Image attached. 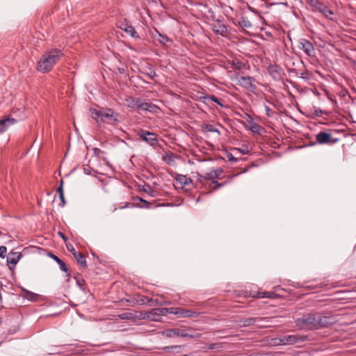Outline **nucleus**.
<instances>
[{"instance_id": "f257e3e1", "label": "nucleus", "mask_w": 356, "mask_h": 356, "mask_svg": "<svg viewBox=\"0 0 356 356\" xmlns=\"http://www.w3.org/2000/svg\"><path fill=\"white\" fill-rule=\"evenodd\" d=\"M296 326L300 330H313L327 327L332 323L330 317L318 312L309 313L295 320Z\"/></svg>"}, {"instance_id": "f03ea898", "label": "nucleus", "mask_w": 356, "mask_h": 356, "mask_svg": "<svg viewBox=\"0 0 356 356\" xmlns=\"http://www.w3.org/2000/svg\"><path fill=\"white\" fill-rule=\"evenodd\" d=\"M60 56L61 52L58 49H53L44 53L38 62V70L43 73L49 72Z\"/></svg>"}, {"instance_id": "7ed1b4c3", "label": "nucleus", "mask_w": 356, "mask_h": 356, "mask_svg": "<svg viewBox=\"0 0 356 356\" xmlns=\"http://www.w3.org/2000/svg\"><path fill=\"white\" fill-rule=\"evenodd\" d=\"M92 118L97 121V123L106 122L111 123L118 121L117 113H115L112 109L102 108L100 110L94 109L91 111Z\"/></svg>"}, {"instance_id": "20e7f679", "label": "nucleus", "mask_w": 356, "mask_h": 356, "mask_svg": "<svg viewBox=\"0 0 356 356\" xmlns=\"http://www.w3.org/2000/svg\"><path fill=\"white\" fill-rule=\"evenodd\" d=\"M236 79L237 80V83L247 90L251 92H254L256 91V80L254 77L249 76H241L237 74L236 75Z\"/></svg>"}, {"instance_id": "39448f33", "label": "nucleus", "mask_w": 356, "mask_h": 356, "mask_svg": "<svg viewBox=\"0 0 356 356\" xmlns=\"http://www.w3.org/2000/svg\"><path fill=\"white\" fill-rule=\"evenodd\" d=\"M298 47L309 57L315 56V49L313 44L307 39L301 38L298 42Z\"/></svg>"}, {"instance_id": "423d86ee", "label": "nucleus", "mask_w": 356, "mask_h": 356, "mask_svg": "<svg viewBox=\"0 0 356 356\" xmlns=\"http://www.w3.org/2000/svg\"><path fill=\"white\" fill-rule=\"evenodd\" d=\"M313 11H318L328 20L334 21V19L332 17L334 15V11L325 5L322 1L317 4V6L313 9Z\"/></svg>"}, {"instance_id": "0eeeda50", "label": "nucleus", "mask_w": 356, "mask_h": 356, "mask_svg": "<svg viewBox=\"0 0 356 356\" xmlns=\"http://www.w3.org/2000/svg\"><path fill=\"white\" fill-rule=\"evenodd\" d=\"M138 136L143 140L152 146L155 145L158 142L156 134L153 132L141 130L139 132Z\"/></svg>"}, {"instance_id": "6e6552de", "label": "nucleus", "mask_w": 356, "mask_h": 356, "mask_svg": "<svg viewBox=\"0 0 356 356\" xmlns=\"http://www.w3.org/2000/svg\"><path fill=\"white\" fill-rule=\"evenodd\" d=\"M227 68H231L234 70L242 71L248 68L246 62L243 61L238 58H233L227 61Z\"/></svg>"}, {"instance_id": "1a4fd4ad", "label": "nucleus", "mask_w": 356, "mask_h": 356, "mask_svg": "<svg viewBox=\"0 0 356 356\" xmlns=\"http://www.w3.org/2000/svg\"><path fill=\"white\" fill-rule=\"evenodd\" d=\"M172 314H175L180 318H192L197 317L199 315V313L194 312L193 310L184 309L181 307H173Z\"/></svg>"}, {"instance_id": "9d476101", "label": "nucleus", "mask_w": 356, "mask_h": 356, "mask_svg": "<svg viewBox=\"0 0 356 356\" xmlns=\"http://www.w3.org/2000/svg\"><path fill=\"white\" fill-rule=\"evenodd\" d=\"M222 169L220 168H218L216 170H212L210 172L205 173V175L204 176L198 175V176H199L198 180L201 181L202 179L204 178L207 180L212 181V183H217V181L216 179L220 178V175L222 174Z\"/></svg>"}, {"instance_id": "9b49d317", "label": "nucleus", "mask_w": 356, "mask_h": 356, "mask_svg": "<svg viewBox=\"0 0 356 356\" xmlns=\"http://www.w3.org/2000/svg\"><path fill=\"white\" fill-rule=\"evenodd\" d=\"M306 339V337L298 335V334H292V335H285L283 336L282 343L286 345H293L299 342H303Z\"/></svg>"}, {"instance_id": "f8f14e48", "label": "nucleus", "mask_w": 356, "mask_h": 356, "mask_svg": "<svg viewBox=\"0 0 356 356\" xmlns=\"http://www.w3.org/2000/svg\"><path fill=\"white\" fill-rule=\"evenodd\" d=\"M268 72L274 80L281 79L283 75L282 67L277 65H270L268 68Z\"/></svg>"}, {"instance_id": "ddd939ff", "label": "nucleus", "mask_w": 356, "mask_h": 356, "mask_svg": "<svg viewBox=\"0 0 356 356\" xmlns=\"http://www.w3.org/2000/svg\"><path fill=\"white\" fill-rule=\"evenodd\" d=\"M316 139L319 144L333 143L336 140H332V136L329 133L321 131L316 136Z\"/></svg>"}, {"instance_id": "4468645a", "label": "nucleus", "mask_w": 356, "mask_h": 356, "mask_svg": "<svg viewBox=\"0 0 356 356\" xmlns=\"http://www.w3.org/2000/svg\"><path fill=\"white\" fill-rule=\"evenodd\" d=\"M22 254L19 252H10L7 257V263L9 268L12 270L20 259Z\"/></svg>"}, {"instance_id": "2eb2a0df", "label": "nucleus", "mask_w": 356, "mask_h": 356, "mask_svg": "<svg viewBox=\"0 0 356 356\" xmlns=\"http://www.w3.org/2000/svg\"><path fill=\"white\" fill-rule=\"evenodd\" d=\"M163 334H165L167 337H173L175 336L181 337H189V334L185 330L180 329L166 330L163 332Z\"/></svg>"}, {"instance_id": "dca6fc26", "label": "nucleus", "mask_w": 356, "mask_h": 356, "mask_svg": "<svg viewBox=\"0 0 356 356\" xmlns=\"http://www.w3.org/2000/svg\"><path fill=\"white\" fill-rule=\"evenodd\" d=\"M17 120L10 117L4 118L2 120H0V134L3 133L8 127L14 124Z\"/></svg>"}, {"instance_id": "f3484780", "label": "nucleus", "mask_w": 356, "mask_h": 356, "mask_svg": "<svg viewBox=\"0 0 356 356\" xmlns=\"http://www.w3.org/2000/svg\"><path fill=\"white\" fill-rule=\"evenodd\" d=\"M119 28L125 31L128 35L132 38H138L134 28L127 22H122L119 26Z\"/></svg>"}, {"instance_id": "a211bd4d", "label": "nucleus", "mask_w": 356, "mask_h": 356, "mask_svg": "<svg viewBox=\"0 0 356 356\" xmlns=\"http://www.w3.org/2000/svg\"><path fill=\"white\" fill-rule=\"evenodd\" d=\"M213 31L218 35L225 36L227 33V28L222 24H213Z\"/></svg>"}, {"instance_id": "6ab92c4d", "label": "nucleus", "mask_w": 356, "mask_h": 356, "mask_svg": "<svg viewBox=\"0 0 356 356\" xmlns=\"http://www.w3.org/2000/svg\"><path fill=\"white\" fill-rule=\"evenodd\" d=\"M156 108L154 105L147 102H141L140 101L138 102L137 107L139 111H149L150 112H154Z\"/></svg>"}, {"instance_id": "aec40b11", "label": "nucleus", "mask_w": 356, "mask_h": 356, "mask_svg": "<svg viewBox=\"0 0 356 356\" xmlns=\"http://www.w3.org/2000/svg\"><path fill=\"white\" fill-rule=\"evenodd\" d=\"M173 312V307L170 308H156L152 309V313H157L158 318H161L162 316H165L168 314H172Z\"/></svg>"}, {"instance_id": "412c9836", "label": "nucleus", "mask_w": 356, "mask_h": 356, "mask_svg": "<svg viewBox=\"0 0 356 356\" xmlns=\"http://www.w3.org/2000/svg\"><path fill=\"white\" fill-rule=\"evenodd\" d=\"M176 181L181 186H186L192 184V180L191 178L187 177L186 175H177L176 177Z\"/></svg>"}, {"instance_id": "4be33fe9", "label": "nucleus", "mask_w": 356, "mask_h": 356, "mask_svg": "<svg viewBox=\"0 0 356 356\" xmlns=\"http://www.w3.org/2000/svg\"><path fill=\"white\" fill-rule=\"evenodd\" d=\"M252 296L254 298H275L277 296V295L273 291H268V292H257L255 294H253Z\"/></svg>"}, {"instance_id": "5701e85b", "label": "nucleus", "mask_w": 356, "mask_h": 356, "mask_svg": "<svg viewBox=\"0 0 356 356\" xmlns=\"http://www.w3.org/2000/svg\"><path fill=\"white\" fill-rule=\"evenodd\" d=\"M49 256L52 259H54V261H56V263L59 265L60 266V268L61 270L65 272V273H68V268H67L65 264L63 262V261H62L60 259H59L56 255L52 254V253H49Z\"/></svg>"}, {"instance_id": "b1692460", "label": "nucleus", "mask_w": 356, "mask_h": 356, "mask_svg": "<svg viewBox=\"0 0 356 356\" xmlns=\"http://www.w3.org/2000/svg\"><path fill=\"white\" fill-rule=\"evenodd\" d=\"M74 257L77 261V262L83 267H86V260L85 259L84 255L81 252H74Z\"/></svg>"}, {"instance_id": "393cba45", "label": "nucleus", "mask_w": 356, "mask_h": 356, "mask_svg": "<svg viewBox=\"0 0 356 356\" xmlns=\"http://www.w3.org/2000/svg\"><path fill=\"white\" fill-rule=\"evenodd\" d=\"M139 102H140V99H138V98L129 97V98L126 99L127 106L130 108H137Z\"/></svg>"}, {"instance_id": "a878e982", "label": "nucleus", "mask_w": 356, "mask_h": 356, "mask_svg": "<svg viewBox=\"0 0 356 356\" xmlns=\"http://www.w3.org/2000/svg\"><path fill=\"white\" fill-rule=\"evenodd\" d=\"M202 129L204 131L208 132H214L216 133L218 136H220V133L218 129H216L213 125L210 124H206L202 127Z\"/></svg>"}, {"instance_id": "bb28decb", "label": "nucleus", "mask_w": 356, "mask_h": 356, "mask_svg": "<svg viewBox=\"0 0 356 356\" xmlns=\"http://www.w3.org/2000/svg\"><path fill=\"white\" fill-rule=\"evenodd\" d=\"M23 291L24 292L25 296L28 300L31 301H35L37 300L38 296V294L26 289H23Z\"/></svg>"}, {"instance_id": "cd10ccee", "label": "nucleus", "mask_w": 356, "mask_h": 356, "mask_svg": "<svg viewBox=\"0 0 356 356\" xmlns=\"http://www.w3.org/2000/svg\"><path fill=\"white\" fill-rule=\"evenodd\" d=\"M203 99L205 101L208 100V101L213 102L216 103L217 104H218L219 106H220L221 107L224 106V105L220 102V101L215 95L204 96L203 97Z\"/></svg>"}, {"instance_id": "c85d7f7f", "label": "nucleus", "mask_w": 356, "mask_h": 356, "mask_svg": "<svg viewBox=\"0 0 356 356\" xmlns=\"http://www.w3.org/2000/svg\"><path fill=\"white\" fill-rule=\"evenodd\" d=\"M141 190L152 197L155 196V191L152 189V188L149 185H144Z\"/></svg>"}, {"instance_id": "c756f323", "label": "nucleus", "mask_w": 356, "mask_h": 356, "mask_svg": "<svg viewBox=\"0 0 356 356\" xmlns=\"http://www.w3.org/2000/svg\"><path fill=\"white\" fill-rule=\"evenodd\" d=\"M239 24L243 28H250L252 26V24L250 22L245 18H243L241 22H239Z\"/></svg>"}, {"instance_id": "7c9ffc66", "label": "nucleus", "mask_w": 356, "mask_h": 356, "mask_svg": "<svg viewBox=\"0 0 356 356\" xmlns=\"http://www.w3.org/2000/svg\"><path fill=\"white\" fill-rule=\"evenodd\" d=\"M158 34H159V39H158V40L162 44H165L170 40L167 35H163V34H161L160 33H158Z\"/></svg>"}, {"instance_id": "2f4dec72", "label": "nucleus", "mask_w": 356, "mask_h": 356, "mask_svg": "<svg viewBox=\"0 0 356 356\" xmlns=\"http://www.w3.org/2000/svg\"><path fill=\"white\" fill-rule=\"evenodd\" d=\"M257 318H248L243 321V325L244 326H250V325L254 324L257 321Z\"/></svg>"}, {"instance_id": "473e14b6", "label": "nucleus", "mask_w": 356, "mask_h": 356, "mask_svg": "<svg viewBox=\"0 0 356 356\" xmlns=\"http://www.w3.org/2000/svg\"><path fill=\"white\" fill-rule=\"evenodd\" d=\"M145 74L152 79H153L156 76L155 71L151 67H149L146 70Z\"/></svg>"}, {"instance_id": "72a5a7b5", "label": "nucleus", "mask_w": 356, "mask_h": 356, "mask_svg": "<svg viewBox=\"0 0 356 356\" xmlns=\"http://www.w3.org/2000/svg\"><path fill=\"white\" fill-rule=\"evenodd\" d=\"M273 343L275 346H284V343H282L283 341V337L280 338H275L272 339Z\"/></svg>"}, {"instance_id": "f704fd0d", "label": "nucleus", "mask_w": 356, "mask_h": 356, "mask_svg": "<svg viewBox=\"0 0 356 356\" xmlns=\"http://www.w3.org/2000/svg\"><path fill=\"white\" fill-rule=\"evenodd\" d=\"M306 1L312 7V10L321 2L319 0H306Z\"/></svg>"}, {"instance_id": "c9c22d12", "label": "nucleus", "mask_w": 356, "mask_h": 356, "mask_svg": "<svg viewBox=\"0 0 356 356\" xmlns=\"http://www.w3.org/2000/svg\"><path fill=\"white\" fill-rule=\"evenodd\" d=\"M7 248L5 246H0V257L4 258L6 257Z\"/></svg>"}, {"instance_id": "e433bc0d", "label": "nucleus", "mask_w": 356, "mask_h": 356, "mask_svg": "<svg viewBox=\"0 0 356 356\" xmlns=\"http://www.w3.org/2000/svg\"><path fill=\"white\" fill-rule=\"evenodd\" d=\"M149 318H151L153 321H159L160 318H158V314L157 313H152V310L149 312V314L148 316Z\"/></svg>"}, {"instance_id": "4c0bfd02", "label": "nucleus", "mask_w": 356, "mask_h": 356, "mask_svg": "<svg viewBox=\"0 0 356 356\" xmlns=\"http://www.w3.org/2000/svg\"><path fill=\"white\" fill-rule=\"evenodd\" d=\"M180 347L178 346H165L163 348H162V349L163 350H165V352H168L170 349H176V348H179Z\"/></svg>"}, {"instance_id": "58836bf2", "label": "nucleus", "mask_w": 356, "mask_h": 356, "mask_svg": "<svg viewBox=\"0 0 356 356\" xmlns=\"http://www.w3.org/2000/svg\"><path fill=\"white\" fill-rule=\"evenodd\" d=\"M66 247L68 251L72 253L74 255V252H76L72 244H66Z\"/></svg>"}, {"instance_id": "ea45409f", "label": "nucleus", "mask_w": 356, "mask_h": 356, "mask_svg": "<svg viewBox=\"0 0 356 356\" xmlns=\"http://www.w3.org/2000/svg\"><path fill=\"white\" fill-rule=\"evenodd\" d=\"M57 193H58V195H61L64 194L63 188V181H61L60 186L58 188Z\"/></svg>"}, {"instance_id": "a19ab883", "label": "nucleus", "mask_w": 356, "mask_h": 356, "mask_svg": "<svg viewBox=\"0 0 356 356\" xmlns=\"http://www.w3.org/2000/svg\"><path fill=\"white\" fill-rule=\"evenodd\" d=\"M92 152H93L94 155L96 156H99L100 153L102 152V151L97 147H94L92 149Z\"/></svg>"}, {"instance_id": "79ce46f5", "label": "nucleus", "mask_w": 356, "mask_h": 356, "mask_svg": "<svg viewBox=\"0 0 356 356\" xmlns=\"http://www.w3.org/2000/svg\"><path fill=\"white\" fill-rule=\"evenodd\" d=\"M227 158L229 161L232 162H236L237 161V159L232 154H228Z\"/></svg>"}, {"instance_id": "37998d69", "label": "nucleus", "mask_w": 356, "mask_h": 356, "mask_svg": "<svg viewBox=\"0 0 356 356\" xmlns=\"http://www.w3.org/2000/svg\"><path fill=\"white\" fill-rule=\"evenodd\" d=\"M213 184H216L215 186L213 187V190H216L225 185V183H218L217 182V183H213Z\"/></svg>"}, {"instance_id": "c03bdc74", "label": "nucleus", "mask_w": 356, "mask_h": 356, "mask_svg": "<svg viewBox=\"0 0 356 356\" xmlns=\"http://www.w3.org/2000/svg\"><path fill=\"white\" fill-rule=\"evenodd\" d=\"M219 347H220V345L218 343H211L209 346V349H211V350L216 348H219Z\"/></svg>"}, {"instance_id": "a18cd8bd", "label": "nucleus", "mask_w": 356, "mask_h": 356, "mask_svg": "<svg viewBox=\"0 0 356 356\" xmlns=\"http://www.w3.org/2000/svg\"><path fill=\"white\" fill-rule=\"evenodd\" d=\"M239 152H241L243 154H248V147H245L243 149H238Z\"/></svg>"}, {"instance_id": "49530a36", "label": "nucleus", "mask_w": 356, "mask_h": 356, "mask_svg": "<svg viewBox=\"0 0 356 356\" xmlns=\"http://www.w3.org/2000/svg\"><path fill=\"white\" fill-rule=\"evenodd\" d=\"M265 110H266V112L267 115H268V116H269V115H270V113H269L271 111V110H270V107H269V106H265Z\"/></svg>"}, {"instance_id": "de8ad7c7", "label": "nucleus", "mask_w": 356, "mask_h": 356, "mask_svg": "<svg viewBox=\"0 0 356 356\" xmlns=\"http://www.w3.org/2000/svg\"><path fill=\"white\" fill-rule=\"evenodd\" d=\"M59 197L63 203V206L65 204V198H64V194L61 195H59Z\"/></svg>"}, {"instance_id": "09e8293b", "label": "nucleus", "mask_w": 356, "mask_h": 356, "mask_svg": "<svg viewBox=\"0 0 356 356\" xmlns=\"http://www.w3.org/2000/svg\"><path fill=\"white\" fill-rule=\"evenodd\" d=\"M58 234L65 241L67 240V237L65 236L64 234H63L62 232H59Z\"/></svg>"}, {"instance_id": "8fccbe9b", "label": "nucleus", "mask_w": 356, "mask_h": 356, "mask_svg": "<svg viewBox=\"0 0 356 356\" xmlns=\"http://www.w3.org/2000/svg\"><path fill=\"white\" fill-rule=\"evenodd\" d=\"M129 205V203H126V204L124 206L120 207V209H124V208L128 207Z\"/></svg>"}, {"instance_id": "3c124183", "label": "nucleus", "mask_w": 356, "mask_h": 356, "mask_svg": "<svg viewBox=\"0 0 356 356\" xmlns=\"http://www.w3.org/2000/svg\"><path fill=\"white\" fill-rule=\"evenodd\" d=\"M140 200L141 202H143L146 203V204H147V203H148L146 200H143L142 198H140Z\"/></svg>"}, {"instance_id": "603ef678", "label": "nucleus", "mask_w": 356, "mask_h": 356, "mask_svg": "<svg viewBox=\"0 0 356 356\" xmlns=\"http://www.w3.org/2000/svg\"><path fill=\"white\" fill-rule=\"evenodd\" d=\"M254 127H258V125H257V124H254V125L252 127V129H253Z\"/></svg>"}, {"instance_id": "864d4df0", "label": "nucleus", "mask_w": 356, "mask_h": 356, "mask_svg": "<svg viewBox=\"0 0 356 356\" xmlns=\"http://www.w3.org/2000/svg\"><path fill=\"white\" fill-rule=\"evenodd\" d=\"M120 73H122V72H123V70H122V69H120Z\"/></svg>"}, {"instance_id": "5fc2aeb1", "label": "nucleus", "mask_w": 356, "mask_h": 356, "mask_svg": "<svg viewBox=\"0 0 356 356\" xmlns=\"http://www.w3.org/2000/svg\"><path fill=\"white\" fill-rule=\"evenodd\" d=\"M120 73H122V72H123V70H122V69H120Z\"/></svg>"}, {"instance_id": "6e6d98bb", "label": "nucleus", "mask_w": 356, "mask_h": 356, "mask_svg": "<svg viewBox=\"0 0 356 356\" xmlns=\"http://www.w3.org/2000/svg\"><path fill=\"white\" fill-rule=\"evenodd\" d=\"M197 202H200V198H197L196 200Z\"/></svg>"}]
</instances>
